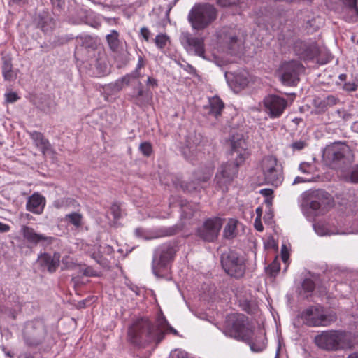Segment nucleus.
<instances>
[{"mask_svg": "<svg viewBox=\"0 0 358 358\" xmlns=\"http://www.w3.org/2000/svg\"><path fill=\"white\" fill-rule=\"evenodd\" d=\"M237 172V166L234 165L232 163L228 162L222 164L215 176L217 183L220 185L227 184L233 180Z\"/></svg>", "mask_w": 358, "mask_h": 358, "instance_id": "nucleus-17", "label": "nucleus"}, {"mask_svg": "<svg viewBox=\"0 0 358 358\" xmlns=\"http://www.w3.org/2000/svg\"><path fill=\"white\" fill-rule=\"evenodd\" d=\"M210 113L215 117L220 115L224 108V103L222 100L217 96L213 97L210 99Z\"/></svg>", "mask_w": 358, "mask_h": 358, "instance_id": "nucleus-29", "label": "nucleus"}, {"mask_svg": "<svg viewBox=\"0 0 358 358\" xmlns=\"http://www.w3.org/2000/svg\"><path fill=\"white\" fill-rule=\"evenodd\" d=\"M5 96L6 100L8 103H13L19 99L17 93L13 92L6 93Z\"/></svg>", "mask_w": 358, "mask_h": 358, "instance_id": "nucleus-42", "label": "nucleus"}, {"mask_svg": "<svg viewBox=\"0 0 358 358\" xmlns=\"http://www.w3.org/2000/svg\"><path fill=\"white\" fill-rule=\"evenodd\" d=\"M232 83L234 86L239 88H244L248 84V74L247 72H241L236 74L234 76Z\"/></svg>", "mask_w": 358, "mask_h": 358, "instance_id": "nucleus-28", "label": "nucleus"}, {"mask_svg": "<svg viewBox=\"0 0 358 358\" xmlns=\"http://www.w3.org/2000/svg\"><path fill=\"white\" fill-rule=\"evenodd\" d=\"M303 322L310 327L328 326L336 320V314L326 313L321 306H312L301 315Z\"/></svg>", "mask_w": 358, "mask_h": 358, "instance_id": "nucleus-4", "label": "nucleus"}, {"mask_svg": "<svg viewBox=\"0 0 358 358\" xmlns=\"http://www.w3.org/2000/svg\"><path fill=\"white\" fill-rule=\"evenodd\" d=\"M36 23L43 31H48L53 27V21L48 12L40 15L36 19Z\"/></svg>", "mask_w": 358, "mask_h": 358, "instance_id": "nucleus-26", "label": "nucleus"}, {"mask_svg": "<svg viewBox=\"0 0 358 358\" xmlns=\"http://www.w3.org/2000/svg\"><path fill=\"white\" fill-rule=\"evenodd\" d=\"M2 73L5 80H13L17 78V73L13 70L12 64L9 61L4 62Z\"/></svg>", "mask_w": 358, "mask_h": 358, "instance_id": "nucleus-30", "label": "nucleus"}, {"mask_svg": "<svg viewBox=\"0 0 358 358\" xmlns=\"http://www.w3.org/2000/svg\"><path fill=\"white\" fill-rule=\"evenodd\" d=\"M344 76H345V75H341V76H340V78H341V79H343Z\"/></svg>", "mask_w": 358, "mask_h": 358, "instance_id": "nucleus-61", "label": "nucleus"}, {"mask_svg": "<svg viewBox=\"0 0 358 358\" xmlns=\"http://www.w3.org/2000/svg\"><path fill=\"white\" fill-rule=\"evenodd\" d=\"M306 145V143L305 141H299L293 143L291 145L292 149L296 150H301L303 149Z\"/></svg>", "mask_w": 358, "mask_h": 358, "instance_id": "nucleus-43", "label": "nucleus"}, {"mask_svg": "<svg viewBox=\"0 0 358 358\" xmlns=\"http://www.w3.org/2000/svg\"><path fill=\"white\" fill-rule=\"evenodd\" d=\"M141 35L146 41H148L150 38V32L147 27H144L141 29Z\"/></svg>", "mask_w": 358, "mask_h": 358, "instance_id": "nucleus-45", "label": "nucleus"}, {"mask_svg": "<svg viewBox=\"0 0 358 358\" xmlns=\"http://www.w3.org/2000/svg\"><path fill=\"white\" fill-rule=\"evenodd\" d=\"M302 196L309 202L310 207L313 210L325 209L332 203L331 196L322 190L308 191L304 192Z\"/></svg>", "mask_w": 358, "mask_h": 358, "instance_id": "nucleus-9", "label": "nucleus"}, {"mask_svg": "<svg viewBox=\"0 0 358 358\" xmlns=\"http://www.w3.org/2000/svg\"><path fill=\"white\" fill-rule=\"evenodd\" d=\"M168 330L174 334H178L166 321L161 322L160 325L156 327L148 318H140L129 327L127 336L128 340L133 344L145 347L150 343H159Z\"/></svg>", "mask_w": 358, "mask_h": 358, "instance_id": "nucleus-1", "label": "nucleus"}, {"mask_svg": "<svg viewBox=\"0 0 358 358\" xmlns=\"http://www.w3.org/2000/svg\"><path fill=\"white\" fill-rule=\"evenodd\" d=\"M240 0H217V3L222 6H227L231 4H235Z\"/></svg>", "mask_w": 358, "mask_h": 358, "instance_id": "nucleus-46", "label": "nucleus"}, {"mask_svg": "<svg viewBox=\"0 0 358 358\" xmlns=\"http://www.w3.org/2000/svg\"><path fill=\"white\" fill-rule=\"evenodd\" d=\"M186 48L188 50L194 51L196 55L204 57V44L202 38L192 37L189 34L184 36Z\"/></svg>", "mask_w": 358, "mask_h": 358, "instance_id": "nucleus-19", "label": "nucleus"}, {"mask_svg": "<svg viewBox=\"0 0 358 358\" xmlns=\"http://www.w3.org/2000/svg\"><path fill=\"white\" fill-rule=\"evenodd\" d=\"M10 227L9 225L0 222V232H7L10 230Z\"/></svg>", "mask_w": 358, "mask_h": 358, "instance_id": "nucleus-51", "label": "nucleus"}, {"mask_svg": "<svg viewBox=\"0 0 358 358\" xmlns=\"http://www.w3.org/2000/svg\"><path fill=\"white\" fill-rule=\"evenodd\" d=\"M267 216L268 219H271L272 217V215L270 213H268Z\"/></svg>", "mask_w": 358, "mask_h": 358, "instance_id": "nucleus-60", "label": "nucleus"}, {"mask_svg": "<svg viewBox=\"0 0 358 358\" xmlns=\"http://www.w3.org/2000/svg\"><path fill=\"white\" fill-rule=\"evenodd\" d=\"M315 344L328 351L338 350V331H324L315 337Z\"/></svg>", "mask_w": 358, "mask_h": 358, "instance_id": "nucleus-13", "label": "nucleus"}, {"mask_svg": "<svg viewBox=\"0 0 358 358\" xmlns=\"http://www.w3.org/2000/svg\"><path fill=\"white\" fill-rule=\"evenodd\" d=\"M280 271V264L277 261H274L268 268V272L270 275L274 276Z\"/></svg>", "mask_w": 358, "mask_h": 358, "instance_id": "nucleus-39", "label": "nucleus"}, {"mask_svg": "<svg viewBox=\"0 0 358 358\" xmlns=\"http://www.w3.org/2000/svg\"><path fill=\"white\" fill-rule=\"evenodd\" d=\"M358 345V336L338 331V350H349Z\"/></svg>", "mask_w": 358, "mask_h": 358, "instance_id": "nucleus-20", "label": "nucleus"}, {"mask_svg": "<svg viewBox=\"0 0 358 358\" xmlns=\"http://www.w3.org/2000/svg\"><path fill=\"white\" fill-rule=\"evenodd\" d=\"M176 250L170 244H164L158 247L154 253L152 268L154 275L157 278L164 276V271L168 264L173 259Z\"/></svg>", "mask_w": 358, "mask_h": 358, "instance_id": "nucleus-5", "label": "nucleus"}, {"mask_svg": "<svg viewBox=\"0 0 358 358\" xmlns=\"http://www.w3.org/2000/svg\"><path fill=\"white\" fill-rule=\"evenodd\" d=\"M143 66H144L143 59H142V57H139L138 62V64H137V66H136V69L135 71H138V72H139V69H141Z\"/></svg>", "mask_w": 358, "mask_h": 358, "instance_id": "nucleus-52", "label": "nucleus"}, {"mask_svg": "<svg viewBox=\"0 0 358 358\" xmlns=\"http://www.w3.org/2000/svg\"><path fill=\"white\" fill-rule=\"evenodd\" d=\"M65 220L70 222L76 227H80L83 224V216L80 213H73L66 215Z\"/></svg>", "mask_w": 358, "mask_h": 358, "instance_id": "nucleus-31", "label": "nucleus"}, {"mask_svg": "<svg viewBox=\"0 0 358 358\" xmlns=\"http://www.w3.org/2000/svg\"><path fill=\"white\" fill-rule=\"evenodd\" d=\"M139 149L141 152L146 157L150 156L152 152V145L148 142L142 143L139 146Z\"/></svg>", "mask_w": 358, "mask_h": 358, "instance_id": "nucleus-35", "label": "nucleus"}, {"mask_svg": "<svg viewBox=\"0 0 358 358\" xmlns=\"http://www.w3.org/2000/svg\"><path fill=\"white\" fill-rule=\"evenodd\" d=\"M108 43L111 49L115 50L119 44L118 33L113 30L106 36Z\"/></svg>", "mask_w": 358, "mask_h": 358, "instance_id": "nucleus-32", "label": "nucleus"}, {"mask_svg": "<svg viewBox=\"0 0 358 358\" xmlns=\"http://www.w3.org/2000/svg\"><path fill=\"white\" fill-rule=\"evenodd\" d=\"M281 258L282 262L288 265L289 258V250L286 245L283 244L281 248Z\"/></svg>", "mask_w": 358, "mask_h": 358, "instance_id": "nucleus-38", "label": "nucleus"}, {"mask_svg": "<svg viewBox=\"0 0 358 358\" xmlns=\"http://www.w3.org/2000/svg\"><path fill=\"white\" fill-rule=\"evenodd\" d=\"M21 231L24 238L29 243L37 244L42 241H46L48 237L45 236L43 234H37L34 229L27 227L22 226L21 228Z\"/></svg>", "mask_w": 358, "mask_h": 358, "instance_id": "nucleus-23", "label": "nucleus"}, {"mask_svg": "<svg viewBox=\"0 0 358 358\" xmlns=\"http://www.w3.org/2000/svg\"><path fill=\"white\" fill-rule=\"evenodd\" d=\"M85 274L87 275H94V273L92 271L91 268H87L85 270Z\"/></svg>", "mask_w": 358, "mask_h": 358, "instance_id": "nucleus-56", "label": "nucleus"}, {"mask_svg": "<svg viewBox=\"0 0 358 358\" xmlns=\"http://www.w3.org/2000/svg\"><path fill=\"white\" fill-rule=\"evenodd\" d=\"M347 358H358V352L350 354Z\"/></svg>", "mask_w": 358, "mask_h": 358, "instance_id": "nucleus-57", "label": "nucleus"}, {"mask_svg": "<svg viewBox=\"0 0 358 358\" xmlns=\"http://www.w3.org/2000/svg\"><path fill=\"white\" fill-rule=\"evenodd\" d=\"M272 197L266 198L265 202L268 206H271L272 204Z\"/></svg>", "mask_w": 358, "mask_h": 358, "instance_id": "nucleus-58", "label": "nucleus"}, {"mask_svg": "<svg viewBox=\"0 0 358 358\" xmlns=\"http://www.w3.org/2000/svg\"><path fill=\"white\" fill-rule=\"evenodd\" d=\"M337 102V98L330 95L324 99L315 98L313 101V104L319 112H324L327 110L329 107L336 105Z\"/></svg>", "mask_w": 358, "mask_h": 358, "instance_id": "nucleus-24", "label": "nucleus"}, {"mask_svg": "<svg viewBox=\"0 0 358 358\" xmlns=\"http://www.w3.org/2000/svg\"><path fill=\"white\" fill-rule=\"evenodd\" d=\"M243 36L235 29H223L219 36V43L224 48L234 50L243 43Z\"/></svg>", "mask_w": 358, "mask_h": 358, "instance_id": "nucleus-12", "label": "nucleus"}, {"mask_svg": "<svg viewBox=\"0 0 358 358\" xmlns=\"http://www.w3.org/2000/svg\"><path fill=\"white\" fill-rule=\"evenodd\" d=\"M260 194L266 198L272 197L273 190L271 189H263L260 190Z\"/></svg>", "mask_w": 358, "mask_h": 358, "instance_id": "nucleus-48", "label": "nucleus"}, {"mask_svg": "<svg viewBox=\"0 0 358 358\" xmlns=\"http://www.w3.org/2000/svg\"><path fill=\"white\" fill-rule=\"evenodd\" d=\"M147 85L151 86L152 87L157 86V80L152 77H148L147 80Z\"/></svg>", "mask_w": 358, "mask_h": 358, "instance_id": "nucleus-50", "label": "nucleus"}, {"mask_svg": "<svg viewBox=\"0 0 358 358\" xmlns=\"http://www.w3.org/2000/svg\"><path fill=\"white\" fill-rule=\"evenodd\" d=\"M29 135L35 145L38 148L44 155L50 151L51 145L49 141L45 138L44 136L41 133L33 131L31 132Z\"/></svg>", "mask_w": 358, "mask_h": 358, "instance_id": "nucleus-21", "label": "nucleus"}, {"mask_svg": "<svg viewBox=\"0 0 358 358\" xmlns=\"http://www.w3.org/2000/svg\"><path fill=\"white\" fill-rule=\"evenodd\" d=\"M303 71V66L298 62L283 63L278 71L281 81L287 85H294L299 80V74Z\"/></svg>", "mask_w": 358, "mask_h": 358, "instance_id": "nucleus-8", "label": "nucleus"}, {"mask_svg": "<svg viewBox=\"0 0 358 358\" xmlns=\"http://www.w3.org/2000/svg\"><path fill=\"white\" fill-rule=\"evenodd\" d=\"M314 229L319 236H331L338 234V231L332 230L327 223L317 222L314 224Z\"/></svg>", "mask_w": 358, "mask_h": 358, "instance_id": "nucleus-27", "label": "nucleus"}, {"mask_svg": "<svg viewBox=\"0 0 358 358\" xmlns=\"http://www.w3.org/2000/svg\"><path fill=\"white\" fill-rule=\"evenodd\" d=\"M303 289L308 292H312L315 288L314 282L310 279H306L303 282Z\"/></svg>", "mask_w": 358, "mask_h": 358, "instance_id": "nucleus-40", "label": "nucleus"}, {"mask_svg": "<svg viewBox=\"0 0 358 358\" xmlns=\"http://www.w3.org/2000/svg\"><path fill=\"white\" fill-rule=\"evenodd\" d=\"M28 358H31V357H28Z\"/></svg>", "mask_w": 358, "mask_h": 358, "instance_id": "nucleus-62", "label": "nucleus"}, {"mask_svg": "<svg viewBox=\"0 0 358 358\" xmlns=\"http://www.w3.org/2000/svg\"><path fill=\"white\" fill-rule=\"evenodd\" d=\"M67 201L66 199H60L55 201L53 205L56 208H62L67 205Z\"/></svg>", "mask_w": 358, "mask_h": 358, "instance_id": "nucleus-44", "label": "nucleus"}, {"mask_svg": "<svg viewBox=\"0 0 358 358\" xmlns=\"http://www.w3.org/2000/svg\"><path fill=\"white\" fill-rule=\"evenodd\" d=\"M294 52L301 59L310 60L319 55L317 45L313 41H296L293 45Z\"/></svg>", "mask_w": 358, "mask_h": 358, "instance_id": "nucleus-15", "label": "nucleus"}, {"mask_svg": "<svg viewBox=\"0 0 358 358\" xmlns=\"http://www.w3.org/2000/svg\"><path fill=\"white\" fill-rule=\"evenodd\" d=\"M222 264L224 271L231 276L240 278L245 273V258L236 252L231 251L223 255Z\"/></svg>", "mask_w": 358, "mask_h": 358, "instance_id": "nucleus-7", "label": "nucleus"}, {"mask_svg": "<svg viewBox=\"0 0 358 358\" xmlns=\"http://www.w3.org/2000/svg\"><path fill=\"white\" fill-rule=\"evenodd\" d=\"M346 180L352 182H358V166L354 167L349 176H345Z\"/></svg>", "mask_w": 358, "mask_h": 358, "instance_id": "nucleus-37", "label": "nucleus"}, {"mask_svg": "<svg viewBox=\"0 0 358 358\" xmlns=\"http://www.w3.org/2000/svg\"><path fill=\"white\" fill-rule=\"evenodd\" d=\"M231 160L237 168L243 164L249 156L248 144L243 137L234 136L231 140Z\"/></svg>", "mask_w": 358, "mask_h": 358, "instance_id": "nucleus-10", "label": "nucleus"}, {"mask_svg": "<svg viewBox=\"0 0 358 358\" xmlns=\"http://www.w3.org/2000/svg\"><path fill=\"white\" fill-rule=\"evenodd\" d=\"M266 113L271 118L280 117L287 106V101L275 95H269L264 99Z\"/></svg>", "mask_w": 358, "mask_h": 358, "instance_id": "nucleus-14", "label": "nucleus"}, {"mask_svg": "<svg viewBox=\"0 0 358 358\" xmlns=\"http://www.w3.org/2000/svg\"><path fill=\"white\" fill-rule=\"evenodd\" d=\"M256 214H257V217L261 218L262 215V208L261 207H258L256 209Z\"/></svg>", "mask_w": 358, "mask_h": 358, "instance_id": "nucleus-55", "label": "nucleus"}, {"mask_svg": "<svg viewBox=\"0 0 358 358\" xmlns=\"http://www.w3.org/2000/svg\"><path fill=\"white\" fill-rule=\"evenodd\" d=\"M344 88L347 91H355L357 89V85L354 83H345L344 85Z\"/></svg>", "mask_w": 358, "mask_h": 358, "instance_id": "nucleus-49", "label": "nucleus"}, {"mask_svg": "<svg viewBox=\"0 0 358 358\" xmlns=\"http://www.w3.org/2000/svg\"><path fill=\"white\" fill-rule=\"evenodd\" d=\"M231 322V326L227 330L231 337L245 341L253 352H259L265 349L266 338L263 329L254 332L248 317L243 315L233 317Z\"/></svg>", "mask_w": 358, "mask_h": 358, "instance_id": "nucleus-2", "label": "nucleus"}, {"mask_svg": "<svg viewBox=\"0 0 358 358\" xmlns=\"http://www.w3.org/2000/svg\"><path fill=\"white\" fill-rule=\"evenodd\" d=\"M261 169L266 182L275 186L282 182V169L275 157H265L262 161Z\"/></svg>", "mask_w": 358, "mask_h": 358, "instance_id": "nucleus-6", "label": "nucleus"}, {"mask_svg": "<svg viewBox=\"0 0 358 358\" xmlns=\"http://www.w3.org/2000/svg\"><path fill=\"white\" fill-rule=\"evenodd\" d=\"M254 226H255V228L259 231H262L264 229L262 223L261 222V218L256 217V219L255 220Z\"/></svg>", "mask_w": 358, "mask_h": 358, "instance_id": "nucleus-47", "label": "nucleus"}, {"mask_svg": "<svg viewBox=\"0 0 358 358\" xmlns=\"http://www.w3.org/2000/svg\"><path fill=\"white\" fill-rule=\"evenodd\" d=\"M51 1L53 5L56 6L57 7H61L62 6V4L64 3L63 0H51Z\"/></svg>", "mask_w": 358, "mask_h": 358, "instance_id": "nucleus-53", "label": "nucleus"}, {"mask_svg": "<svg viewBox=\"0 0 358 358\" xmlns=\"http://www.w3.org/2000/svg\"><path fill=\"white\" fill-rule=\"evenodd\" d=\"M357 126H358V123H357Z\"/></svg>", "mask_w": 358, "mask_h": 358, "instance_id": "nucleus-63", "label": "nucleus"}, {"mask_svg": "<svg viewBox=\"0 0 358 358\" xmlns=\"http://www.w3.org/2000/svg\"><path fill=\"white\" fill-rule=\"evenodd\" d=\"M301 180H300V178H296V179L294 180V183H297V182H299Z\"/></svg>", "mask_w": 358, "mask_h": 358, "instance_id": "nucleus-59", "label": "nucleus"}, {"mask_svg": "<svg viewBox=\"0 0 358 358\" xmlns=\"http://www.w3.org/2000/svg\"><path fill=\"white\" fill-rule=\"evenodd\" d=\"M135 234H136V236L137 237L145 238V239H147V240L155 238H157V237H159V236L169 235V234L166 233V234H164L158 235V236H148L146 235L145 231L143 229H141V228H138V229H136L135 230Z\"/></svg>", "mask_w": 358, "mask_h": 358, "instance_id": "nucleus-36", "label": "nucleus"}, {"mask_svg": "<svg viewBox=\"0 0 358 358\" xmlns=\"http://www.w3.org/2000/svg\"><path fill=\"white\" fill-rule=\"evenodd\" d=\"M169 41V37L163 34H159L156 36L155 42L157 46L159 48H164Z\"/></svg>", "mask_w": 358, "mask_h": 358, "instance_id": "nucleus-34", "label": "nucleus"}, {"mask_svg": "<svg viewBox=\"0 0 358 358\" xmlns=\"http://www.w3.org/2000/svg\"><path fill=\"white\" fill-rule=\"evenodd\" d=\"M172 358H189V354L183 350H175L171 352Z\"/></svg>", "mask_w": 358, "mask_h": 358, "instance_id": "nucleus-41", "label": "nucleus"}, {"mask_svg": "<svg viewBox=\"0 0 358 358\" xmlns=\"http://www.w3.org/2000/svg\"><path fill=\"white\" fill-rule=\"evenodd\" d=\"M240 222L234 218L229 219L223 231V236L225 238L231 239L238 234V227Z\"/></svg>", "mask_w": 358, "mask_h": 358, "instance_id": "nucleus-25", "label": "nucleus"}, {"mask_svg": "<svg viewBox=\"0 0 358 358\" xmlns=\"http://www.w3.org/2000/svg\"><path fill=\"white\" fill-rule=\"evenodd\" d=\"M350 154V148L342 143H334L327 146L324 151V156L332 162H338Z\"/></svg>", "mask_w": 358, "mask_h": 358, "instance_id": "nucleus-16", "label": "nucleus"}, {"mask_svg": "<svg viewBox=\"0 0 358 358\" xmlns=\"http://www.w3.org/2000/svg\"><path fill=\"white\" fill-rule=\"evenodd\" d=\"M217 17L215 8L208 3L194 5L188 14V21L194 30L201 31L207 28Z\"/></svg>", "mask_w": 358, "mask_h": 358, "instance_id": "nucleus-3", "label": "nucleus"}, {"mask_svg": "<svg viewBox=\"0 0 358 358\" xmlns=\"http://www.w3.org/2000/svg\"><path fill=\"white\" fill-rule=\"evenodd\" d=\"M45 204V198L39 193L35 192L28 198L26 208L28 211L40 215L43 212Z\"/></svg>", "mask_w": 358, "mask_h": 358, "instance_id": "nucleus-18", "label": "nucleus"}, {"mask_svg": "<svg viewBox=\"0 0 358 358\" xmlns=\"http://www.w3.org/2000/svg\"><path fill=\"white\" fill-rule=\"evenodd\" d=\"M41 265L47 267L50 272L55 271L59 266V255L55 254L53 257L48 254H43L38 258Z\"/></svg>", "mask_w": 358, "mask_h": 358, "instance_id": "nucleus-22", "label": "nucleus"}, {"mask_svg": "<svg viewBox=\"0 0 358 358\" xmlns=\"http://www.w3.org/2000/svg\"><path fill=\"white\" fill-rule=\"evenodd\" d=\"M223 219L213 217L207 220L203 225L199 229V236L205 241H215L223 225Z\"/></svg>", "mask_w": 358, "mask_h": 358, "instance_id": "nucleus-11", "label": "nucleus"}, {"mask_svg": "<svg viewBox=\"0 0 358 358\" xmlns=\"http://www.w3.org/2000/svg\"><path fill=\"white\" fill-rule=\"evenodd\" d=\"M350 1V6H352V8L355 10L356 13H358L357 8L356 7V0H349Z\"/></svg>", "mask_w": 358, "mask_h": 358, "instance_id": "nucleus-54", "label": "nucleus"}, {"mask_svg": "<svg viewBox=\"0 0 358 358\" xmlns=\"http://www.w3.org/2000/svg\"><path fill=\"white\" fill-rule=\"evenodd\" d=\"M141 76L140 73L138 72V71H134L131 73L127 74L125 76H124L121 79L120 82L122 83V85H129V83H131V80L136 79V78H139Z\"/></svg>", "mask_w": 358, "mask_h": 358, "instance_id": "nucleus-33", "label": "nucleus"}]
</instances>
